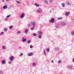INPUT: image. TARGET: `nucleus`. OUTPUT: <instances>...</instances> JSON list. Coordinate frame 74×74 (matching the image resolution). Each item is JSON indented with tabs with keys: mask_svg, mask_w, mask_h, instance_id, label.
<instances>
[{
	"mask_svg": "<svg viewBox=\"0 0 74 74\" xmlns=\"http://www.w3.org/2000/svg\"><path fill=\"white\" fill-rule=\"evenodd\" d=\"M2 73V72L1 71H0V74Z\"/></svg>",
	"mask_w": 74,
	"mask_h": 74,
	"instance_id": "nucleus-47",
	"label": "nucleus"
},
{
	"mask_svg": "<svg viewBox=\"0 0 74 74\" xmlns=\"http://www.w3.org/2000/svg\"><path fill=\"white\" fill-rule=\"evenodd\" d=\"M28 56H32L33 55V53H30L27 54Z\"/></svg>",
	"mask_w": 74,
	"mask_h": 74,
	"instance_id": "nucleus-8",
	"label": "nucleus"
},
{
	"mask_svg": "<svg viewBox=\"0 0 74 74\" xmlns=\"http://www.w3.org/2000/svg\"><path fill=\"white\" fill-rule=\"evenodd\" d=\"M6 2H9L10 0H6Z\"/></svg>",
	"mask_w": 74,
	"mask_h": 74,
	"instance_id": "nucleus-44",
	"label": "nucleus"
},
{
	"mask_svg": "<svg viewBox=\"0 0 74 74\" xmlns=\"http://www.w3.org/2000/svg\"><path fill=\"white\" fill-rule=\"evenodd\" d=\"M28 27H30V24H28Z\"/></svg>",
	"mask_w": 74,
	"mask_h": 74,
	"instance_id": "nucleus-45",
	"label": "nucleus"
},
{
	"mask_svg": "<svg viewBox=\"0 0 74 74\" xmlns=\"http://www.w3.org/2000/svg\"><path fill=\"white\" fill-rule=\"evenodd\" d=\"M55 49L56 51H58V50H59V48L58 47H56L55 48Z\"/></svg>",
	"mask_w": 74,
	"mask_h": 74,
	"instance_id": "nucleus-27",
	"label": "nucleus"
},
{
	"mask_svg": "<svg viewBox=\"0 0 74 74\" xmlns=\"http://www.w3.org/2000/svg\"><path fill=\"white\" fill-rule=\"evenodd\" d=\"M53 10H54V9H53Z\"/></svg>",
	"mask_w": 74,
	"mask_h": 74,
	"instance_id": "nucleus-53",
	"label": "nucleus"
},
{
	"mask_svg": "<svg viewBox=\"0 0 74 74\" xmlns=\"http://www.w3.org/2000/svg\"><path fill=\"white\" fill-rule=\"evenodd\" d=\"M2 48L3 49H6V47L5 46H3L2 47Z\"/></svg>",
	"mask_w": 74,
	"mask_h": 74,
	"instance_id": "nucleus-15",
	"label": "nucleus"
},
{
	"mask_svg": "<svg viewBox=\"0 0 74 74\" xmlns=\"http://www.w3.org/2000/svg\"><path fill=\"white\" fill-rule=\"evenodd\" d=\"M20 1H22V0H19Z\"/></svg>",
	"mask_w": 74,
	"mask_h": 74,
	"instance_id": "nucleus-52",
	"label": "nucleus"
},
{
	"mask_svg": "<svg viewBox=\"0 0 74 74\" xmlns=\"http://www.w3.org/2000/svg\"><path fill=\"white\" fill-rule=\"evenodd\" d=\"M51 63H53V60H51Z\"/></svg>",
	"mask_w": 74,
	"mask_h": 74,
	"instance_id": "nucleus-46",
	"label": "nucleus"
},
{
	"mask_svg": "<svg viewBox=\"0 0 74 74\" xmlns=\"http://www.w3.org/2000/svg\"><path fill=\"white\" fill-rule=\"evenodd\" d=\"M35 5L36 7H40V5L37 3H35Z\"/></svg>",
	"mask_w": 74,
	"mask_h": 74,
	"instance_id": "nucleus-21",
	"label": "nucleus"
},
{
	"mask_svg": "<svg viewBox=\"0 0 74 74\" xmlns=\"http://www.w3.org/2000/svg\"><path fill=\"white\" fill-rule=\"evenodd\" d=\"M61 5H62V7H63V8L64 7V3H62Z\"/></svg>",
	"mask_w": 74,
	"mask_h": 74,
	"instance_id": "nucleus-22",
	"label": "nucleus"
},
{
	"mask_svg": "<svg viewBox=\"0 0 74 74\" xmlns=\"http://www.w3.org/2000/svg\"><path fill=\"white\" fill-rule=\"evenodd\" d=\"M66 4L67 5H69V6H71V4L70 3V2L69 1H67L66 2Z\"/></svg>",
	"mask_w": 74,
	"mask_h": 74,
	"instance_id": "nucleus-5",
	"label": "nucleus"
},
{
	"mask_svg": "<svg viewBox=\"0 0 74 74\" xmlns=\"http://www.w3.org/2000/svg\"><path fill=\"white\" fill-rule=\"evenodd\" d=\"M4 34V32H1L0 33V35H3Z\"/></svg>",
	"mask_w": 74,
	"mask_h": 74,
	"instance_id": "nucleus-29",
	"label": "nucleus"
},
{
	"mask_svg": "<svg viewBox=\"0 0 74 74\" xmlns=\"http://www.w3.org/2000/svg\"><path fill=\"white\" fill-rule=\"evenodd\" d=\"M55 22V20L54 19V18H52L49 21V22H50V23H54Z\"/></svg>",
	"mask_w": 74,
	"mask_h": 74,
	"instance_id": "nucleus-2",
	"label": "nucleus"
},
{
	"mask_svg": "<svg viewBox=\"0 0 74 74\" xmlns=\"http://www.w3.org/2000/svg\"><path fill=\"white\" fill-rule=\"evenodd\" d=\"M38 38H42V37L41 36V35H38Z\"/></svg>",
	"mask_w": 74,
	"mask_h": 74,
	"instance_id": "nucleus-24",
	"label": "nucleus"
},
{
	"mask_svg": "<svg viewBox=\"0 0 74 74\" xmlns=\"http://www.w3.org/2000/svg\"><path fill=\"white\" fill-rule=\"evenodd\" d=\"M61 62H62V61H61V60H59L58 61V63H60Z\"/></svg>",
	"mask_w": 74,
	"mask_h": 74,
	"instance_id": "nucleus-36",
	"label": "nucleus"
},
{
	"mask_svg": "<svg viewBox=\"0 0 74 74\" xmlns=\"http://www.w3.org/2000/svg\"><path fill=\"white\" fill-rule=\"evenodd\" d=\"M1 63L3 64H5V60H3L1 61Z\"/></svg>",
	"mask_w": 74,
	"mask_h": 74,
	"instance_id": "nucleus-9",
	"label": "nucleus"
},
{
	"mask_svg": "<svg viewBox=\"0 0 74 74\" xmlns=\"http://www.w3.org/2000/svg\"><path fill=\"white\" fill-rule=\"evenodd\" d=\"M3 9H7V5H5L3 6Z\"/></svg>",
	"mask_w": 74,
	"mask_h": 74,
	"instance_id": "nucleus-12",
	"label": "nucleus"
},
{
	"mask_svg": "<svg viewBox=\"0 0 74 74\" xmlns=\"http://www.w3.org/2000/svg\"><path fill=\"white\" fill-rule=\"evenodd\" d=\"M8 63L10 64H11V63H12V62L10 61L8 62Z\"/></svg>",
	"mask_w": 74,
	"mask_h": 74,
	"instance_id": "nucleus-38",
	"label": "nucleus"
},
{
	"mask_svg": "<svg viewBox=\"0 0 74 74\" xmlns=\"http://www.w3.org/2000/svg\"><path fill=\"white\" fill-rule=\"evenodd\" d=\"M44 1L45 4H48V1L47 0H44Z\"/></svg>",
	"mask_w": 74,
	"mask_h": 74,
	"instance_id": "nucleus-14",
	"label": "nucleus"
},
{
	"mask_svg": "<svg viewBox=\"0 0 74 74\" xmlns=\"http://www.w3.org/2000/svg\"><path fill=\"white\" fill-rule=\"evenodd\" d=\"M73 70H74V68H73Z\"/></svg>",
	"mask_w": 74,
	"mask_h": 74,
	"instance_id": "nucleus-54",
	"label": "nucleus"
},
{
	"mask_svg": "<svg viewBox=\"0 0 74 74\" xmlns=\"http://www.w3.org/2000/svg\"><path fill=\"white\" fill-rule=\"evenodd\" d=\"M17 33H18V34H19V33H21V31H18L17 32Z\"/></svg>",
	"mask_w": 74,
	"mask_h": 74,
	"instance_id": "nucleus-39",
	"label": "nucleus"
},
{
	"mask_svg": "<svg viewBox=\"0 0 74 74\" xmlns=\"http://www.w3.org/2000/svg\"><path fill=\"white\" fill-rule=\"evenodd\" d=\"M8 19V18H5L4 19L5 21H7Z\"/></svg>",
	"mask_w": 74,
	"mask_h": 74,
	"instance_id": "nucleus-34",
	"label": "nucleus"
},
{
	"mask_svg": "<svg viewBox=\"0 0 74 74\" xmlns=\"http://www.w3.org/2000/svg\"><path fill=\"white\" fill-rule=\"evenodd\" d=\"M33 35L34 36H37V34H36L35 33H33Z\"/></svg>",
	"mask_w": 74,
	"mask_h": 74,
	"instance_id": "nucleus-30",
	"label": "nucleus"
},
{
	"mask_svg": "<svg viewBox=\"0 0 74 74\" xmlns=\"http://www.w3.org/2000/svg\"><path fill=\"white\" fill-rule=\"evenodd\" d=\"M16 3H17V4H21V3H22L21 1H16Z\"/></svg>",
	"mask_w": 74,
	"mask_h": 74,
	"instance_id": "nucleus-20",
	"label": "nucleus"
},
{
	"mask_svg": "<svg viewBox=\"0 0 74 74\" xmlns=\"http://www.w3.org/2000/svg\"><path fill=\"white\" fill-rule=\"evenodd\" d=\"M26 39H25L24 38H23L22 41L23 42H26Z\"/></svg>",
	"mask_w": 74,
	"mask_h": 74,
	"instance_id": "nucleus-19",
	"label": "nucleus"
},
{
	"mask_svg": "<svg viewBox=\"0 0 74 74\" xmlns=\"http://www.w3.org/2000/svg\"><path fill=\"white\" fill-rule=\"evenodd\" d=\"M59 27H58L57 26H56V28H58Z\"/></svg>",
	"mask_w": 74,
	"mask_h": 74,
	"instance_id": "nucleus-49",
	"label": "nucleus"
},
{
	"mask_svg": "<svg viewBox=\"0 0 74 74\" xmlns=\"http://www.w3.org/2000/svg\"><path fill=\"white\" fill-rule=\"evenodd\" d=\"M46 52V51H45V50L44 49L43 51V53H45Z\"/></svg>",
	"mask_w": 74,
	"mask_h": 74,
	"instance_id": "nucleus-42",
	"label": "nucleus"
},
{
	"mask_svg": "<svg viewBox=\"0 0 74 74\" xmlns=\"http://www.w3.org/2000/svg\"><path fill=\"white\" fill-rule=\"evenodd\" d=\"M27 43V44H30V43H31V40H28Z\"/></svg>",
	"mask_w": 74,
	"mask_h": 74,
	"instance_id": "nucleus-17",
	"label": "nucleus"
},
{
	"mask_svg": "<svg viewBox=\"0 0 74 74\" xmlns=\"http://www.w3.org/2000/svg\"><path fill=\"white\" fill-rule=\"evenodd\" d=\"M65 15L66 16H68L69 15V12H67L65 13Z\"/></svg>",
	"mask_w": 74,
	"mask_h": 74,
	"instance_id": "nucleus-11",
	"label": "nucleus"
},
{
	"mask_svg": "<svg viewBox=\"0 0 74 74\" xmlns=\"http://www.w3.org/2000/svg\"><path fill=\"white\" fill-rule=\"evenodd\" d=\"M2 3H5V0H1Z\"/></svg>",
	"mask_w": 74,
	"mask_h": 74,
	"instance_id": "nucleus-40",
	"label": "nucleus"
},
{
	"mask_svg": "<svg viewBox=\"0 0 74 74\" xmlns=\"http://www.w3.org/2000/svg\"><path fill=\"white\" fill-rule=\"evenodd\" d=\"M57 19H58V20H61V19H62V17H58Z\"/></svg>",
	"mask_w": 74,
	"mask_h": 74,
	"instance_id": "nucleus-28",
	"label": "nucleus"
},
{
	"mask_svg": "<svg viewBox=\"0 0 74 74\" xmlns=\"http://www.w3.org/2000/svg\"><path fill=\"white\" fill-rule=\"evenodd\" d=\"M4 32H7L8 29L7 28H5L4 29Z\"/></svg>",
	"mask_w": 74,
	"mask_h": 74,
	"instance_id": "nucleus-25",
	"label": "nucleus"
},
{
	"mask_svg": "<svg viewBox=\"0 0 74 74\" xmlns=\"http://www.w3.org/2000/svg\"><path fill=\"white\" fill-rule=\"evenodd\" d=\"M23 56V53H21L20 55L19 56L20 57H21V56Z\"/></svg>",
	"mask_w": 74,
	"mask_h": 74,
	"instance_id": "nucleus-32",
	"label": "nucleus"
},
{
	"mask_svg": "<svg viewBox=\"0 0 74 74\" xmlns=\"http://www.w3.org/2000/svg\"><path fill=\"white\" fill-rule=\"evenodd\" d=\"M25 16V13H22V14L20 16V18H23V17Z\"/></svg>",
	"mask_w": 74,
	"mask_h": 74,
	"instance_id": "nucleus-6",
	"label": "nucleus"
},
{
	"mask_svg": "<svg viewBox=\"0 0 74 74\" xmlns=\"http://www.w3.org/2000/svg\"><path fill=\"white\" fill-rule=\"evenodd\" d=\"M58 25H59V23H58Z\"/></svg>",
	"mask_w": 74,
	"mask_h": 74,
	"instance_id": "nucleus-51",
	"label": "nucleus"
},
{
	"mask_svg": "<svg viewBox=\"0 0 74 74\" xmlns=\"http://www.w3.org/2000/svg\"><path fill=\"white\" fill-rule=\"evenodd\" d=\"M73 62H74V58L73 59Z\"/></svg>",
	"mask_w": 74,
	"mask_h": 74,
	"instance_id": "nucleus-48",
	"label": "nucleus"
},
{
	"mask_svg": "<svg viewBox=\"0 0 74 74\" xmlns=\"http://www.w3.org/2000/svg\"><path fill=\"white\" fill-rule=\"evenodd\" d=\"M10 16H11V15H8L7 16H6V18H10Z\"/></svg>",
	"mask_w": 74,
	"mask_h": 74,
	"instance_id": "nucleus-31",
	"label": "nucleus"
},
{
	"mask_svg": "<svg viewBox=\"0 0 74 74\" xmlns=\"http://www.w3.org/2000/svg\"><path fill=\"white\" fill-rule=\"evenodd\" d=\"M37 12L38 13H41L42 12V10L41 8H39L37 10Z\"/></svg>",
	"mask_w": 74,
	"mask_h": 74,
	"instance_id": "nucleus-1",
	"label": "nucleus"
},
{
	"mask_svg": "<svg viewBox=\"0 0 74 74\" xmlns=\"http://www.w3.org/2000/svg\"><path fill=\"white\" fill-rule=\"evenodd\" d=\"M13 28V26H11L10 27L9 29H12Z\"/></svg>",
	"mask_w": 74,
	"mask_h": 74,
	"instance_id": "nucleus-35",
	"label": "nucleus"
},
{
	"mask_svg": "<svg viewBox=\"0 0 74 74\" xmlns=\"http://www.w3.org/2000/svg\"><path fill=\"white\" fill-rule=\"evenodd\" d=\"M46 50L47 52H49V48H47L46 49Z\"/></svg>",
	"mask_w": 74,
	"mask_h": 74,
	"instance_id": "nucleus-26",
	"label": "nucleus"
},
{
	"mask_svg": "<svg viewBox=\"0 0 74 74\" xmlns=\"http://www.w3.org/2000/svg\"><path fill=\"white\" fill-rule=\"evenodd\" d=\"M68 69H72L73 67V65H69L67 66Z\"/></svg>",
	"mask_w": 74,
	"mask_h": 74,
	"instance_id": "nucleus-7",
	"label": "nucleus"
},
{
	"mask_svg": "<svg viewBox=\"0 0 74 74\" xmlns=\"http://www.w3.org/2000/svg\"><path fill=\"white\" fill-rule=\"evenodd\" d=\"M28 29H25V33H26V34H27V32H28Z\"/></svg>",
	"mask_w": 74,
	"mask_h": 74,
	"instance_id": "nucleus-16",
	"label": "nucleus"
},
{
	"mask_svg": "<svg viewBox=\"0 0 74 74\" xmlns=\"http://www.w3.org/2000/svg\"><path fill=\"white\" fill-rule=\"evenodd\" d=\"M32 26H36V23L34 22H33L32 23Z\"/></svg>",
	"mask_w": 74,
	"mask_h": 74,
	"instance_id": "nucleus-10",
	"label": "nucleus"
},
{
	"mask_svg": "<svg viewBox=\"0 0 74 74\" xmlns=\"http://www.w3.org/2000/svg\"><path fill=\"white\" fill-rule=\"evenodd\" d=\"M50 13H51V12H52V11L50 10Z\"/></svg>",
	"mask_w": 74,
	"mask_h": 74,
	"instance_id": "nucleus-50",
	"label": "nucleus"
},
{
	"mask_svg": "<svg viewBox=\"0 0 74 74\" xmlns=\"http://www.w3.org/2000/svg\"><path fill=\"white\" fill-rule=\"evenodd\" d=\"M38 34H40V35H41V34H42V32L41 31H39L38 32Z\"/></svg>",
	"mask_w": 74,
	"mask_h": 74,
	"instance_id": "nucleus-13",
	"label": "nucleus"
},
{
	"mask_svg": "<svg viewBox=\"0 0 74 74\" xmlns=\"http://www.w3.org/2000/svg\"><path fill=\"white\" fill-rule=\"evenodd\" d=\"M71 34L72 36H74V31H73L71 32Z\"/></svg>",
	"mask_w": 74,
	"mask_h": 74,
	"instance_id": "nucleus-23",
	"label": "nucleus"
},
{
	"mask_svg": "<svg viewBox=\"0 0 74 74\" xmlns=\"http://www.w3.org/2000/svg\"><path fill=\"white\" fill-rule=\"evenodd\" d=\"M43 53L45 55H47V53H46V52H45V53Z\"/></svg>",
	"mask_w": 74,
	"mask_h": 74,
	"instance_id": "nucleus-43",
	"label": "nucleus"
},
{
	"mask_svg": "<svg viewBox=\"0 0 74 74\" xmlns=\"http://www.w3.org/2000/svg\"><path fill=\"white\" fill-rule=\"evenodd\" d=\"M1 22V21H0V23Z\"/></svg>",
	"mask_w": 74,
	"mask_h": 74,
	"instance_id": "nucleus-55",
	"label": "nucleus"
},
{
	"mask_svg": "<svg viewBox=\"0 0 74 74\" xmlns=\"http://www.w3.org/2000/svg\"><path fill=\"white\" fill-rule=\"evenodd\" d=\"M14 59V57L13 56H11L9 57V59H10L11 62H12L13 61V59Z\"/></svg>",
	"mask_w": 74,
	"mask_h": 74,
	"instance_id": "nucleus-3",
	"label": "nucleus"
},
{
	"mask_svg": "<svg viewBox=\"0 0 74 74\" xmlns=\"http://www.w3.org/2000/svg\"><path fill=\"white\" fill-rule=\"evenodd\" d=\"M34 27H32L31 29L32 30H34Z\"/></svg>",
	"mask_w": 74,
	"mask_h": 74,
	"instance_id": "nucleus-37",
	"label": "nucleus"
},
{
	"mask_svg": "<svg viewBox=\"0 0 74 74\" xmlns=\"http://www.w3.org/2000/svg\"><path fill=\"white\" fill-rule=\"evenodd\" d=\"M30 48H33V46L31 45L30 46Z\"/></svg>",
	"mask_w": 74,
	"mask_h": 74,
	"instance_id": "nucleus-41",
	"label": "nucleus"
},
{
	"mask_svg": "<svg viewBox=\"0 0 74 74\" xmlns=\"http://www.w3.org/2000/svg\"><path fill=\"white\" fill-rule=\"evenodd\" d=\"M48 1L50 3H52V2H53L52 0H48Z\"/></svg>",
	"mask_w": 74,
	"mask_h": 74,
	"instance_id": "nucleus-33",
	"label": "nucleus"
},
{
	"mask_svg": "<svg viewBox=\"0 0 74 74\" xmlns=\"http://www.w3.org/2000/svg\"><path fill=\"white\" fill-rule=\"evenodd\" d=\"M36 64H37L36 62H33L32 64L33 66H36Z\"/></svg>",
	"mask_w": 74,
	"mask_h": 74,
	"instance_id": "nucleus-18",
	"label": "nucleus"
},
{
	"mask_svg": "<svg viewBox=\"0 0 74 74\" xmlns=\"http://www.w3.org/2000/svg\"><path fill=\"white\" fill-rule=\"evenodd\" d=\"M60 25L61 26H64V25H66V23L65 22H62L60 23Z\"/></svg>",
	"mask_w": 74,
	"mask_h": 74,
	"instance_id": "nucleus-4",
	"label": "nucleus"
}]
</instances>
